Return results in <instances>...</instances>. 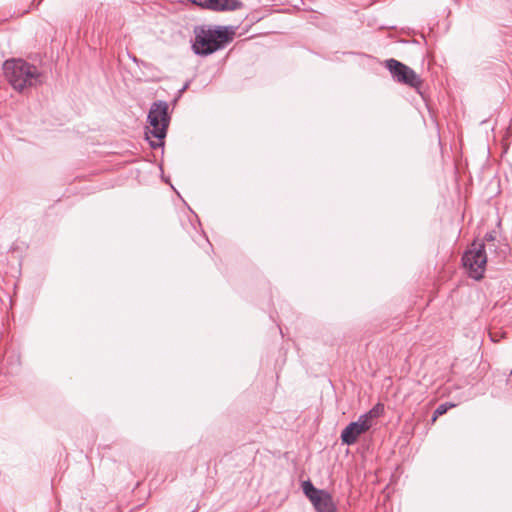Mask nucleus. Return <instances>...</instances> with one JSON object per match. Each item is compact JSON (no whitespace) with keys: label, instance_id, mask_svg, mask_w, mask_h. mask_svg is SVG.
Returning <instances> with one entry per match:
<instances>
[{"label":"nucleus","instance_id":"nucleus-3","mask_svg":"<svg viewBox=\"0 0 512 512\" xmlns=\"http://www.w3.org/2000/svg\"><path fill=\"white\" fill-rule=\"evenodd\" d=\"M148 122L151 129L146 132V138L153 149L164 146L163 139L166 137L167 128L170 123L168 104L165 101L154 102L148 113Z\"/></svg>","mask_w":512,"mask_h":512},{"label":"nucleus","instance_id":"nucleus-8","mask_svg":"<svg viewBox=\"0 0 512 512\" xmlns=\"http://www.w3.org/2000/svg\"><path fill=\"white\" fill-rule=\"evenodd\" d=\"M192 4L213 11H235L243 8L239 0H188Z\"/></svg>","mask_w":512,"mask_h":512},{"label":"nucleus","instance_id":"nucleus-5","mask_svg":"<svg viewBox=\"0 0 512 512\" xmlns=\"http://www.w3.org/2000/svg\"><path fill=\"white\" fill-rule=\"evenodd\" d=\"M303 493L317 512H336V504L329 492L316 488L309 480L302 484Z\"/></svg>","mask_w":512,"mask_h":512},{"label":"nucleus","instance_id":"nucleus-13","mask_svg":"<svg viewBox=\"0 0 512 512\" xmlns=\"http://www.w3.org/2000/svg\"><path fill=\"white\" fill-rule=\"evenodd\" d=\"M43 0H33V4H35L36 2V5L38 6Z\"/></svg>","mask_w":512,"mask_h":512},{"label":"nucleus","instance_id":"nucleus-2","mask_svg":"<svg viewBox=\"0 0 512 512\" xmlns=\"http://www.w3.org/2000/svg\"><path fill=\"white\" fill-rule=\"evenodd\" d=\"M3 71L7 81L18 92L31 88L40 83L38 68L22 59L7 60L3 64Z\"/></svg>","mask_w":512,"mask_h":512},{"label":"nucleus","instance_id":"nucleus-6","mask_svg":"<svg viewBox=\"0 0 512 512\" xmlns=\"http://www.w3.org/2000/svg\"><path fill=\"white\" fill-rule=\"evenodd\" d=\"M385 66L390 71L395 81L415 89H419L421 87V78L409 66L395 59L386 60Z\"/></svg>","mask_w":512,"mask_h":512},{"label":"nucleus","instance_id":"nucleus-7","mask_svg":"<svg viewBox=\"0 0 512 512\" xmlns=\"http://www.w3.org/2000/svg\"><path fill=\"white\" fill-rule=\"evenodd\" d=\"M372 423L366 422V416H359L357 421L349 423L341 432V441L346 445H353L358 437L367 432Z\"/></svg>","mask_w":512,"mask_h":512},{"label":"nucleus","instance_id":"nucleus-10","mask_svg":"<svg viewBox=\"0 0 512 512\" xmlns=\"http://www.w3.org/2000/svg\"><path fill=\"white\" fill-rule=\"evenodd\" d=\"M455 405L452 404V403H443V404H440L436 410L434 411V414H433V417H432V422H435L436 419L445 414L450 408L454 407Z\"/></svg>","mask_w":512,"mask_h":512},{"label":"nucleus","instance_id":"nucleus-9","mask_svg":"<svg viewBox=\"0 0 512 512\" xmlns=\"http://www.w3.org/2000/svg\"><path fill=\"white\" fill-rule=\"evenodd\" d=\"M383 411L384 406L378 403L372 409L362 414L361 416H366V422L372 423V420L378 418L383 413Z\"/></svg>","mask_w":512,"mask_h":512},{"label":"nucleus","instance_id":"nucleus-12","mask_svg":"<svg viewBox=\"0 0 512 512\" xmlns=\"http://www.w3.org/2000/svg\"><path fill=\"white\" fill-rule=\"evenodd\" d=\"M489 250V251H494L496 252V249H497V246L495 243H487L486 244V250Z\"/></svg>","mask_w":512,"mask_h":512},{"label":"nucleus","instance_id":"nucleus-14","mask_svg":"<svg viewBox=\"0 0 512 512\" xmlns=\"http://www.w3.org/2000/svg\"><path fill=\"white\" fill-rule=\"evenodd\" d=\"M187 87H188V84H185V85L183 86V88L180 90V92L185 91V90L187 89Z\"/></svg>","mask_w":512,"mask_h":512},{"label":"nucleus","instance_id":"nucleus-4","mask_svg":"<svg viewBox=\"0 0 512 512\" xmlns=\"http://www.w3.org/2000/svg\"><path fill=\"white\" fill-rule=\"evenodd\" d=\"M462 264L468 276L474 280H481L484 277L487 264V252L485 243L474 241L464 252Z\"/></svg>","mask_w":512,"mask_h":512},{"label":"nucleus","instance_id":"nucleus-11","mask_svg":"<svg viewBox=\"0 0 512 512\" xmlns=\"http://www.w3.org/2000/svg\"><path fill=\"white\" fill-rule=\"evenodd\" d=\"M496 237H497V234H496V231L492 230V231H489L487 232L484 237H483V241L481 243H485V245L487 243H495L496 241Z\"/></svg>","mask_w":512,"mask_h":512},{"label":"nucleus","instance_id":"nucleus-1","mask_svg":"<svg viewBox=\"0 0 512 512\" xmlns=\"http://www.w3.org/2000/svg\"><path fill=\"white\" fill-rule=\"evenodd\" d=\"M235 29L231 26H200L195 28L192 49L201 56L210 55L232 42Z\"/></svg>","mask_w":512,"mask_h":512}]
</instances>
